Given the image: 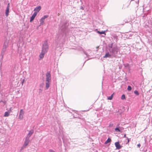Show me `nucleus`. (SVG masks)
Segmentation results:
<instances>
[{
  "label": "nucleus",
  "instance_id": "obj_1",
  "mask_svg": "<svg viewBox=\"0 0 152 152\" xmlns=\"http://www.w3.org/2000/svg\"><path fill=\"white\" fill-rule=\"evenodd\" d=\"M118 48L116 46L113 47L112 49L110 48L109 50L112 55L115 57H116V55L118 53Z\"/></svg>",
  "mask_w": 152,
  "mask_h": 152
},
{
  "label": "nucleus",
  "instance_id": "obj_2",
  "mask_svg": "<svg viewBox=\"0 0 152 152\" xmlns=\"http://www.w3.org/2000/svg\"><path fill=\"white\" fill-rule=\"evenodd\" d=\"M48 46L47 40L44 41V44L42 45V51L46 53L48 50Z\"/></svg>",
  "mask_w": 152,
  "mask_h": 152
},
{
  "label": "nucleus",
  "instance_id": "obj_3",
  "mask_svg": "<svg viewBox=\"0 0 152 152\" xmlns=\"http://www.w3.org/2000/svg\"><path fill=\"white\" fill-rule=\"evenodd\" d=\"M29 141V139L26 138L22 149L25 148L26 147L28 144Z\"/></svg>",
  "mask_w": 152,
  "mask_h": 152
},
{
  "label": "nucleus",
  "instance_id": "obj_4",
  "mask_svg": "<svg viewBox=\"0 0 152 152\" xmlns=\"http://www.w3.org/2000/svg\"><path fill=\"white\" fill-rule=\"evenodd\" d=\"M46 81L50 82L51 78V75L49 72H47L46 74Z\"/></svg>",
  "mask_w": 152,
  "mask_h": 152
},
{
  "label": "nucleus",
  "instance_id": "obj_5",
  "mask_svg": "<svg viewBox=\"0 0 152 152\" xmlns=\"http://www.w3.org/2000/svg\"><path fill=\"white\" fill-rule=\"evenodd\" d=\"M24 113V111L23 110H21L20 112V114L19 116V118L20 120L22 119L23 118V115Z\"/></svg>",
  "mask_w": 152,
  "mask_h": 152
},
{
  "label": "nucleus",
  "instance_id": "obj_6",
  "mask_svg": "<svg viewBox=\"0 0 152 152\" xmlns=\"http://www.w3.org/2000/svg\"><path fill=\"white\" fill-rule=\"evenodd\" d=\"M34 131L33 130H31L29 131L28 133L27 134L26 138L29 139V138L34 133Z\"/></svg>",
  "mask_w": 152,
  "mask_h": 152
},
{
  "label": "nucleus",
  "instance_id": "obj_7",
  "mask_svg": "<svg viewBox=\"0 0 152 152\" xmlns=\"http://www.w3.org/2000/svg\"><path fill=\"white\" fill-rule=\"evenodd\" d=\"M11 112V109L10 108L7 112H6L4 114V117H7L8 116L10 115V113Z\"/></svg>",
  "mask_w": 152,
  "mask_h": 152
},
{
  "label": "nucleus",
  "instance_id": "obj_8",
  "mask_svg": "<svg viewBox=\"0 0 152 152\" xmlns=\"http://www.w3.org/2000/svg\"><path fill=\"white\" fill-rule=\"evenodd\" d=\"M115 144L117 149H120L122 147V146H121L120 145L119 142H115Z\"/></svg>",
  "mask_w": 152,
  "mask_h": 152
},
{
  "label": "nucleus",
  "instance_id": "obj_9",
  "mask_svg": "<svg viewBox=\"0 0 152 152\" xmlns=\"http://www.w3.org/2000/svg\"><path fill=\"white\" fill-rule=\"evenodd\" d=\"M37 15V12H35L34 14H33L32 16L30 18V22H32L34 19Z\"/></svg>",
  "mask_w": 152,
  "mask_h": 152
},
{
  "label": "nucleus",
  "instance_id": "obj_10",
  "mask_svg": "<svg viewBox=\"0 0 152 152\" xmlns=\"http://www.w3.org/2000/svg\"><path fill=\"white\" fill-rule=\"evenodd\" d=\"M9 42V41L7 40V39H6L5 40L4 44L3 46V47L7 48L8 45V44Z\"/></svg>",
  "mask_w": 152,
  "mask_h": 152
},
{
  "label": "nucleus",
  "instance_id": "obj_11",
  "mask_svg": "<svg viewBox=\"0 0 152 152\" xmlns=\"http://www.w3.org/2000/svg\"><path fill=\"white\" fill-rule=\"evenodd\" d=\"M112 56L110 54L109 52L106 53L105 55L103 56L104 58H111Z\"/></svg>",
  "mask_w": 152,
  "mask_h": 152
},
{
  "label": "nucleus",
  "instance_id": "obj_12",
  "mask_svg": "<svg viewBox=\"0 0 152 152\" xmlns=\"http://www.w3.org/2000/svg\"><path fill=\"white\" fill-rule=\"evenodd\" d=\"M41 9V7L40 6H38L36 7L34 9V11L37 13Z\"/></svg>",
  "mask_w": 152,
  "mask_h": 152
},
{
  "label": "nucleus",
  "instance_id": "obj_13",
  "mask_svg": "<svg viewBox=\"0 0 152 152\" xmlns=\"http://www.w3.org/2000/svg\"><path fill=\"white\" fill-rule=\"evenodd\" d=\"M45 53H45V52L41 51V53L39 55L40 58H39V60H40V59L43 58H44V55Z\"/></svg>",
  "mask_w": 152,
  "mask_h": 152
},
{
  "label": "nucleus",
  "instance_id": "obj_14",
  "mask_svg": "<svg viewBox=\"0 0 152 152\" xmlns=\"http://www.w3.org/2000/svg\"><path fill=\"white\" fill-rule=\"evenodd\" d=\"M7 48H5L3 47L1 51V55L2 56V57H3V56L4 55L5 52L6 51V50Z\"/></svg>",
  "mask_w": 152,
  "mask_h": 152
},
{
  "label": "nucleus",
  "instance_id": "obj_15",
  "mask_svg": "<svg viewBox=\"0 0 152 152\" xmlns=\"http://www.w3.org/2000/svg\"><path fill=\"white\" fill-rule=\"evenodd\" d=\"M45 89H47L49 87L50 82L46 81Z\"/></svg>",
  "mask_w": 152,
  "mask_h": 152
},
{
  "label": "nucleus",
  "instance_id": "obj_16",
  "mask_svg": "<svg viewBox=\"0 0 152 152\" xmlns=\"http://www.w3.org/2000/svg\"><path fill=\"white\" fill-rule=\"evenodd\" d=\"M45 20L42 18H41L40 20V25H43L44 24Z\"/></svg>",
  "mask_w": 152,
  "mask_h": 152
},
{
  "label": "nucleus",
  "instance_id": "obj_17",
  "mask_svg": "<svg viewBox=\"0 0 152 152\" xmlns=\"http://www.w3.org/2000/svg\"><path fill=\"white\" fill-rule=\"evenodd\" d=\"M9 9L8 8H6V11H5V15H6V16L7 17L8 15H9Z\"/></svg>",
  "mask_w": 152,
  "mask_h": 152
},
{
  "label": "nucleus",
  "instance_id": "obj_18",
  "mask_svg": "<svg viewBox=\"0 0 152 152\" xmlns=\"http://www.w3.org/2000/svg\"><path fill=\"white\" fill-rule=\"evenodd\" d=\"M111 141V139L109 138H108L107 140L105 142L104 144H107L108 143L110 142Z\"/></svg>",
  "mask_w": 152,
  "mask_h": 152
},
{
  "label": "nucleus",
  "instance_id": "obj_19",
  "mask_svg": "<svg viewBox=\"0 0 152 152\" xmlns=\"http://www.w3.org/2000/svg\"><path fill=\"white\" fill-rule=\"evenodd\" d=\"M114 94V93H113V94L111 95L110 96L107 97V99L108 100H111L113 98V95Z\"/></svg>",
  "mask_w": 152,
  "mask_h": 152
},
{
  "label": "nucleus",
  "instance_id": "obj_20",
  "mask_svg": "<svg viewBox=\"0 0 152 152\" xmlns=\"http://www.w3.org/2000/svg\"><path fill=\"white\" fill-rule=\"evenodd\" d=\"M134 94L137 96H138L139 95V93L138 91L137 90H135V91H134Z\"/></svg>",
  "mask_w": 152,
  "mask_h": 152
},
{
  "label": "nucleus",
  "instance_id": "obj_21",
  "mask_svg": "<svg viewBox=\"0 0 152 152\" xmlns=\"http://www.w3.org/2000/svg\"><path fill=\"white\" fill-rule=\"evenodd\" d=\"M48 15H45L42 18H43L44 20L45 19L48 18Z\"/></svg>",
  "mask_w": 152,
  "mask_h": 152
},
{
  "label": "nucleus",
  "instance_id": "obj_22",
  "mask_svg": "<svg viewBox=\"0 0 152 152\" xmlns=\"http://www.w3.org/2000/svg\"><path fill=\"white\" fill-rule=\"evenodd\" d=\"M98 33L100 34H105V31H102L101 32L99 31H98Z\"/></svg>",
  "mask_w": 152,
  "mask_h": 152
},
{
  "label": "nucleus",
  "instance_id": "obj_23",
  "mask_svg": "<svg viewBox=\"0 0 152 152\" xmlns=\"http://www.w3.org/2000/svg\"><path fill=\"white\" fill-rule=\"evenodd\" d=\"M127 90L128 91H130L132 90V88L131 86H128L127 88Z\"/></svg>",
  "mask_w": 152,
  "mask_h": 152
},
{
  "label": "nucleus",
  "instance_id": "obj_24",
  "mask_svg": "<svg viewBox=\"0 0 152 152\" xmlns=\"http://www.w3.org/2000/svg\"><path fill=\"white\" fill-rule=\"evenodd\" d=\"M113 43H112L111 45H109V47L110 48L112 49L113 47Z\"/></svg>",
  "mask_w": 152,
  "mask_h": 152
},
{
  "label": "nucleus",
  "instance_id": "obj_25",
  "mask_svg": "<svg viewBox=\"0 0 152 152\" xmlns=\"http://www.w3.org/2000/svg\"><path fill=\"white\" fill-rule=\"evenodd\" d=\"M121 99H125V96L124 94H123L122 95L121 97Z\"/></svg>",
  "mask_w": 152,
  "mask_h": 152
},
{
  "label": "nucleus",
  "instance_id": "obj_26",
  "mask_svg": "<svg viewBox=\"0 0 152 152\" xmlns=\"http://www.w3.org/2000/svg\"><path fill=\"white\" fill-rule=\"evenodd\" d=\"M43 85H44L43 83L41 84L40 86V88L41 89L43 88Z\"/></svg>",
  "mask_w": 152,
  "mask_h": 152
},
{
  "label": "nucleus",
  "instance_id": "obj_27",
  "mask_svg": "<svg viewBox=\"0 0 152 152\" xmlns=\"http://www.w3.org/2000/svg\"><path fill=\"white\" fill-rule=\"evenodd\" d=\"M115 131H118V132H120V130L119 129V128L118 127L115 128Z\"/></svg>",
  "mask_w": 152,
  "mask_h": 152
},
{
  "label": "nucleus",
  "instance_id": "obj_28",
  "mask_svg": "<svg viewBox=\"0 0 152 152\" xmlns=\"http://www.w3.org/2000/svg\"><path fill=\"white\" fill-rule=\"evenodd\" d=\"M7 8H8V9H10V3H9L8 4Z\"/></svg>",
  "mask_w": 152,
  "mask_h": 152
},
{
  "label": "nucleus",
  "instance_id": "obj_29",
  "mask_svg": "<svg viewBox=\"0 0 152 152\" xmlns=\"http://www.w3.org/2000/svg\"><path fill=\"white\" fill-rule=\"evenodd\" d=\"M42 89L41 88H40L39 89V93H41L42 92Z\"/></svg>",
  "mask_w": 152,
  "mask_h": 152
},
{
  "label": "nucleus",
  "instance_id": "obj_30",
  "mask_svg": "<svg viewBox=\"0 0 152 152\" xmlns=\"http://www.w3.org/2000/svg\"><path fill=\"white\" fill-rule=\"evenodd\" d=\"M129 138H127V142L126 144H128L129 143Z\"/></svg>",
  "mask_w": 152,
  "mask_h": 152
},
{
  "label": "nucleus",
  "instance_id": "obj_31",
  "mask_svg": "<svg viewBox=\"0 0 152 152\" xmlns=\"http://www.w3.org/2000/svg\"><path fill=\"white\" fill-rule=\"evenodd\" d=\"M137 147L139 148H140V144H137Z\"/></svg>",
  "mask_w": 152,
  "mask_h": 152
},
{
  "label": "nucleus",
  "instance_id": "obj_32",
  "mask_svg": "<svg viewBox=\"0 0 152 152\" xmlns=\"http://www.w3.org/2000/svg\"><path fill=\"white\" fill-rule=\"evenodd\" d=\"M80 8H81V9H82L83 10L84 9L83 8V7H82V6Z\"/></svg>",
  "mask_w": 152,
  "mask_h": 152
},
{
  "label": "nucleus",
  "instance_id": "obj_33",
  "mask_svg": "<svg viewBox=\"0 0 152 152\" xmlns=\"http://www.w3.org/2000/svg\"><path fill=\"white\" fill-rule=\"evenodd\" d=\"M124 137H126V134H125L124 136Z\"/></svg>",
  "mask_w": 152,
  "mask_h": 152
},
{
  "label": "nucleus",
  "instance_id": "obj_34",
  "mask_svg": "<svg viewBox=\"0 0 152 152\" xmlns=\"http://www.w3.org/2000/svg\"><path fill=\"white\" fill-rule=\"evenodd\" d=\"M84 53H85L86 55H87V54L85 52H84Z\"/></svg>",
  "mask_w": 152,
  "mask_h": 152
},
{
  "label": "nucleus",
  "instance_id": "obj_35",
  "mask_svg": "<svg viewBox=\"0 0 152 152\" xmlns=\"http://www.w3.org/2000/svg\"><path fill=\"white\" fill-rule=\"evenodd\" d=\"M99 46H97V47H96V48H99Z\"/></svg>",
  "mask_w": 152,
  "mask_h": 152
},
{
  "label": "nucleus",
  "instance_id": "obj_36",
  "mask_svg": "<svg viewBox=\"0 0 152 152\" xmlns=\"http://www.w3.org/2000/svg\"><path fill=\"white\" fill-rule=\"evenodd\" d=\"M3 102L1 101L0 102Z\"/></svg>",
  "mask_w": 152,
  "mask_h": 152
}]
</instances>
